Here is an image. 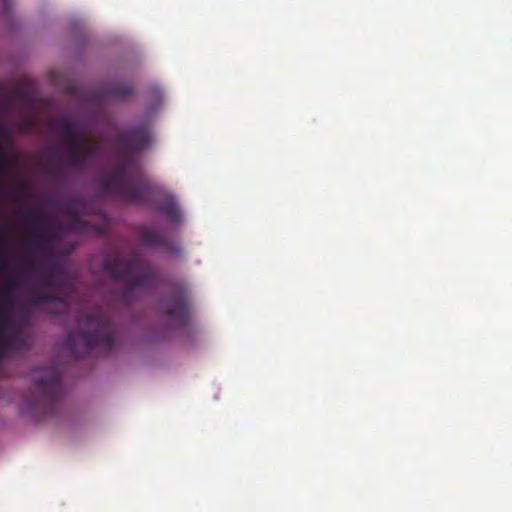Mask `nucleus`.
I'll return each instance as SVG.
<instances>
[{"mask_svg":"<svg viewBox=\"0 0 512 512\" xmlns=\"http://www.w3.org/2000/svg\"><path fill=\"white\" fill-rule=\"evenodd\" d=\"M116 141L123 154V160L100 180L98 192L101 196L123 202H143L149 193L148 184L130 181L128 174L139 169L135 155L146 149L151 142L149 126L140 124L126 128L117 135Z\"/></svg>","mask_w":512,"mask_h":512,"instance_id":"nucleus-1","label":"nucleus"},{"mask_svg":"<svg viewBox=\"0 0 512 512\" xmlns=\"http://www.w3.org/2000/svg\"><path fill=\"white\" fill-rule=\"evenodd\" d=\"M103 270L112 280L125 283L120 292L113 293L117 301L125 304L135 302L156 280L154 268L138 256L130 259L120 254L107 256L103 261Z\"/></svg>","mask_w":512,"mask_h":512,"instance_id":"nucleus-2","label":"nucleus"},{"mask_svg":"<svg viewBox=\"0 0 512 512\" xmlns=\"http://www.w3.org/2000/svg\"><path fill=\"white\" fill-rule=\"evenodd\" d=\"M77 325L80 328L78 335L82 341L81 347L76 344L75 332L70 331L65 339V347L72 356L83 358L96 347L105 351L113 349L115 345L114 326L106 309L95 306L82 312L77 318Z\"/></svg>","mask_w":512,"mask_h":512,"instance_id":"nucleus-3","label":"nucleus"},{"mask_svg":"<svg viewBox=\"0 0 512 512\" xmlns=\"http://www.w3.org/2000/svg\"><path fill=\"white\" fill-rule=\"evenodd\" d=\"M50 126L60 133L63 142L67 145L65 158L68 170L83 172L89 167L91 159L100 154V143L85 137L77 129V123L72 117L65 115L54 118Z\"/></svg>","mask_w":512,"mask_h":512,"instance_id":"nucleus-4","label":"nucleus"},{"mask_svg":"<svg viewBox=\"0 0 512 512\" xmlns=\"http://www.w3.org/2000/svg\"><path fill=\"white\" fill-rule=\"evenodd\" d=\"M38 375L33 377V382L39 393V400L31 403L35 408L43 410L47 415H53L62 396L61 373L57 364L39 368L35 371Z\"/></svg>","mask_w":512,"mask_h":512,"instance_id":"nucleus-5","label":"nucleus"},{"mask_svg":"<svg viewBox=\"0 0 512 512\" xmlns=\"http://www.w3.org/2000/svg\"><path fill=\"white\" fill-rule=\"evenodd\" d=\"M65 212L70 215V219L62 224H54V226L45 229L44 232H36L33 234L30 244L34 251L40 255L50 257L53 254L55 245L59 242L58 236L52 232V229H61L66 231L87 233L94 230V226L81 219L76 210L68 205Z\"/></svg>","mask_w":512,"mask_h":512,"instance_id":"nucleus-6","label":"nucleus"},{"mask_svg":"<svg viewBox=\"0 0 512 512\" xmlns=\"http://www.w3.org/2000/svg\"><path fill=\"white\" fill-rule=\"evenodd\" d=\"M21 272L24 276H35L44 288L59 291L65 287L64 276L66 271L64 267L58 263L46 266L34 258L26 257L21 265Z\"/></svg>","mask_w":512,"mask_h":512,"instance_id":"nucleus-7","label":"nucleus"},{"mask_svg":"<svg viewBox=\"0 0 512 512\" xmlns=\"http://www.w3.org/2000/svg\"><path fill=\"white\" fill-rule=\"evenodd\" d=\"M164 314L179 326L188 323L190 312L185 291L178 290L167 295L161 303Z\"/></svg>","mask_w":512,"mask_h":512,"instance_id":"nucleus-8","label":"nucleus"},{"mask_svg":"<svg viewBox=\"0 0 512 512\" xmlns=\"http://www.w3.org/2000/svg\"><path fill=\"white\" fill-rule=\"evenodd\" d=\"M138 234L141 242L146 246L164 248L171 255H179L182 252L179 246L170 243L166 236L154 227L141 226Z\"/></svg>","mask_w":512,"mask_h":512,"instance_id":"nucleus-9","label":"nucleus"},{"mask_svg":"<svg viewBox=\"0 0 512 512\" xmlns=\"http://www.w3.org/2000/svg\"><path fill=\"white\" fill-rule=\"evenodd\" d=\"M12 305L9 302L0 303V351H8L14 342Z\"/></svg>","mask_w":512,"mask_h":512,"instance_id":"nucleus-10","label":"nucleus"},{"mask_svg":"<svg viewBox=\"0 0 512 512\" xmlns=\"http://www.w3.org/2000/svg\"><path fill=\"white\" fill-rule=\"evenodd\" d=\"M30 302L35 306L44 303L50 304L51 307L48 309V312L55 315L64 314L69 310L68 301L64 297L53 293L33 290L30 292Z\"/></svg>","mask_w":512,"mask_h":512,"instance_id":"nucleus-11","label":"nucleus"},{"mask_svg":"<svg viewBox=\"0 0 512 512\" xmlns=\"http://www.w3.org/2000/svg\"><path fill=\"white\" fill-rule=\"evenodd\" d=\"M99 97L102 100L118 99L125 100L133 95L134 90L131 86L125 85L120 82H111L103 86L99 90Z\"/></svg>","mask_w":512,"mask_h":512,"instance_id":"nucleus-12","label":"nucleus"},{"mask_svg":"<svg viewBox=\"0 0 512 512\" xmlns=\"http://www.w3.org/2000/svg\"><path fill=\"white\" fill-rule=\"evenodd\" d=\"M159 210L172 222L182 221V213L176 199L170 194H164L160 198Z\"/></svg>","mask_w":512,"mask_h":512,"instance_id":"nucleus-13","label":"nucleus"},{"mask_svg":"<svg viewBox=\"0 0 512 512\" xmlns=\"http://www.w3.org/2000/svg\"><path fill=\"white\" fill-rule=\"evenodd\" d=\"M27 221L33 230L47 229L54 226V222L50 221L48 217L38 210H33L27 215Z\"/></svg>","mask_w":512,"mask_h":512,"instance_id":"nucleus-14","label":"nucleus"},{"mask_svg":"<svg viewBox=\"0 0 512 512\" xmlns=\"http://www.w3.org/2000/svg\"><path fill=\"white\" fill-rule=\"evenodd\" d=\"M17 165V159L5 149H0V174H6Z\"/></svg>","mask_w":512,"mask_h":512,"instance_id":"nucleus-15","label":"nucleus"},{"mask_svg":"<svg viewBox=\"0 0 512 512\" xmlns=\"http://www.w3.org/2000/svg\"><path fill=\"white\" fill-rule=\"evenodd\" d=\"M48 176L52 179H62L65 176V171L60 165H54L48 170Z\"/></svg>","mask_w":512,"mask_h":512,"instance_id":"nucleus-16","label":"nucleus"},{"mask_svg":"<svg viewBox=\"0 0 512 512\" xmlns=\"http://www.w3.org/2000/svg\"><path fill=\"white\" fill-rule=\"evenodd\" d=\"M18 190L20 193L28 194L31 191V185L27 181H20Z\"/></svg>","mask_w":512,"mask_h":512,"instance_id":"nucleus-17","label":"nucleus"},{"mask_svg":"<svg viewBox=\"0 0 512 512\" xmlns=\"http://www.w3.org/2000/svg\"><path fill=\"white\" fill-rule=\"evenodd\" d=\"M14 286V281H9L7 284V290H11Z\"/></svg>","mask_w":512,"mask_h":512,"instance_id":"nucleus-18","label":"nucleus"},{"mask_svg":"<svg viewBox=\"0 0 512 512\" xmlns=\"http://www.w3.org/2000/svg\"><path fill=\"white\" fill-rule=\"evenodd\" d=\"M151 92H154L155 95H159L160 94V91L158 88L154 87V88H151Z\"/></svg>","mask_w":512,"mask_h":512,"instance_id":"nucleus-19","label":"nucleus"},{"mask_svg":"<svg viewBox=\"0 0 512 512\" xmlns=\"http://www.w3.org/2000/svg\"><path fill=\"white\" fill-rule=\"evenodd\" d=\"M47 202H49V203H54V199H53V198H48V199H47Z\"/></svg>","mask_w":512,"mask_h":512,"instance_id":"nucleus-20","label":"nucleus"},{"mask_svg":"<svg viewBox=\"0 0 512 512\" xmlns=\"http://www.w3.org/2000/svg\"><path fill=\"white\" fill-rule=\"evenodd\" d=\"M4 5H5V8H7L8 7V1H5Z\"/></svg>","mask_w":512,"mask_h":512,"instance_id":"nucleus-21","label":"nucleus"}]
</instances>
